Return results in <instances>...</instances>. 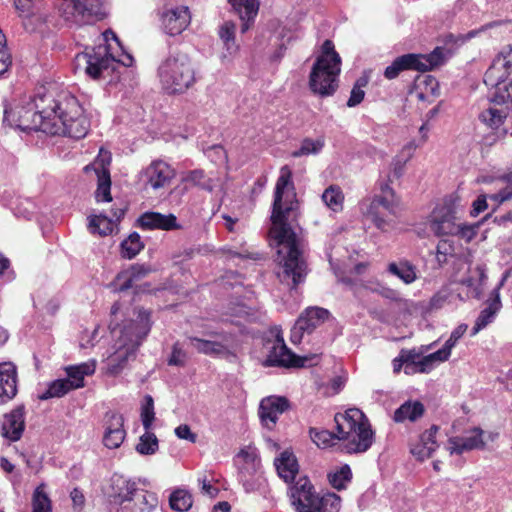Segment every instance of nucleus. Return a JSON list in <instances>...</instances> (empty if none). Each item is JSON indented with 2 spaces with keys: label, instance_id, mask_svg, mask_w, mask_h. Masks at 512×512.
<instances>
[{
  "label": "nucleus",
  "instance_id": "obj_1",
  "mask_svg": "<svg viewBox=\"0 0 512 512\" xmlns=\"http://www.w3.org/2000/svg\"><path fill=\"white\" fill-rule=\"evenodd\" d=\"M4 122L22 131H42L74 139L86 136L89 121L75 96L42 87L34 97L24 96L4 110Z\"/></svg>",
  "mask_w": 512,
  "mask_h": 512
},
{
  "label": "nucleus",
  "instance_id": "obj_2",
  "mask_svg": "<svg viewBox=\"0 0 512 512\" xmlns=\"http://www.w3.org/2000/svg\"><path fill=\"white\" fill-rule=\"evenodd\" d=\"M297 203L292 171L285 165L281 167L275 184L269 235L277 247L279 265L277 277L282 283L288 285L291 279L293 287L301 283L307 274L301 240L289 223L292 213L297 208Z\"/></svg>",
  "mask_w": 512,
  "mask_h": 512
},
{
  "label": "nucleus",
  "instance_id": "obj_3",
  "mask_svg": "<svg viewBox=\"0 0 512 512\" xmlns=\"http://www.w3.org/2000/svg\"><path fill=\"white\" fill-rule=\"evenodd\" d=\"M150 311L134 308L127 317L116 302L111 307V330L114 343L112 351L105 359V372L110 376L122 373L130 361L135 360L136 352L151 330Z\"/></svg>",
  "mask_w": 512,
  "mask_h": 512
},
{
  "label": "nucleus",
  "instance_id": "obj_4",
  "mask_svg": "<svg viewBox=\"0 0 512 512\" xmlns=\"http://www.w3.org/2000/svg\"><path fill=\"white\" fill-rule=\"evenodd\" d=\"M334 420L336 435L327 430L310 429V438L318 447L325 448L332 445L335 438L343 441V448L347 453H363L371 447L373 431L360 409L350 408L344 413H337Z\"/></svg>",
  "mask_w": 512,
  "mask_h": 512
},
{
  "label": "nucleus",
  "instance_id": "obj_5",
  "mask_svg": "<svg viewBox=\"0 0 512 512\" xmlns=\"http://www.w3.org/2000/svg\"><path fill=\"white\" fill-rule=\"evenodd\" d=\"M103 43L95 47L86 48L78 53L73 61L75 73H80L97 79L109 69H114L115 63L129 67L133 63V57L124 51L120 40L111 29L101 34Z\"/></svg>",
  "mask_w": 512,
  "mask_h": 512
},
{
  "label": "nucleus",
  "instance_id": "obj_6",
  "mask_svg": "<svg viewBox=\"0 0 512 512\" xmlns=\"http://www.w3.org/2000/svg\"><path fill=\"white\" fill-rule=\"evenodd\" d=\"M109 512H152L158 505L155 493L121 475L111 478Z\"/></svg>",
  "mask_w": 512,
  "mask_h": 512
},
{
  "label": "nucleus",
  "instance_id": "obj_7",
  "mask_svg": "<svg viewBox=\"0 0 512 512\" xmlns=\"http://www.w3.org/2000/svg\"><path fill=\"white\" fill-rule=\"evenodd\" d=\"M340 72L341 57L334 43L325 40L309 75L310 90L321 97L331 96L337 90Z\"/></svg>",
  "mask_w": 512,
  "mask_h": 512
},
{
  "label": "nucleus",
  "instance_id": "obj_8",
  "mask_svg": "<svg viewBox=\"0 0 512 512\" xmlns=\"http://www.w3.org/2000/svg\"><path fill=\"white\" fill-rule=\"evenodd\" d=\"M157 76L162 90L169 95L183 94L196 83V70L191 58L174 52L160 63Z\"/></svg>",
  "mask_w": 512,
  "mask_h": 512
},
{
  "label": "nucleus",
  "instance_id": "obj_9",
  "mask_svg": "<svg viewBox=\"0 0 512 512\" xmlns=\"http://www.w3.org/2000/svg\"><path fill=\"white\" fill-rule=\"evenodd\" d=\"M290 496L297 512H339L341 508V498L337 494H317L306 477L299 478L290 487Z\"/></svg>",
  "mask_w": 512,
  "mask_h": 512
},
{
  "label": "nucleus",
  "instance_id": "obj_10",
  "mask_svg": "<svg viewBox=\"0 0 512 512\" xmlns=\"http://www.w3.org/2000/svg\"><path fill=\"white\" fill-rule=\"evenodd\" d=\"M106 0H56L59 18L68 27L92 25L105 17Z\"/></svg>",
  "mask_w": 512,
  "mask_h": 512
},
{
  "label": "nucleus",
  "instance_id": "obj_11",
  "mask_svg": "<svg viewBox=\"0 0 512 512\" xmlns=\"http://www.w3.org/2000/svg\"><path fill=\"white\" fill-rule=\"evenodd\" d=\"M382 194L373 198L364 215L376 228L387 232L394 227V218L399 211V200L394 191L385 184Z\"/></svg>",
  "mask_w": 512,
  "mask_h": 512
},
{
  "label": "nucleus",
  "instance_id": "obj_12",
  "mask_svg": "<svg viewBox=\"0 0 512 512\" xmlns=\"http://www.w3.org/2000/svg\"><path fill=\"white\" fill-rule=\"evenodd\" d=\"M189 345L198 353L211 357L225 359L235 358L234 336L232 333L218 330H209L202 337H188Z\"/></svg>",
  "mask_w": 512,
  "mask_h": 512
},
{
  "label": "nucleus",
  "instance_id": "obj_13",
  "mask_svg": "<svg viewBox=\"0 0 512 512\" xmlns=\"http://www.w3.org/2000/svg\"><path fill=\"white\" fill-rule=\"evenodd\" d=\"M443 49L435 48L430 54H405L397 57L391 65L387 66L384 76L389 79H395L400 72L404 70H417L425 72L431 70L443 63Z\"/></svg>",
  "mask_w": 512,
  "mask_h": 512
},
{
  "label": "nucleus",
  "instance_id": "obj_14",
  "mask_svg": "<svg viewBox=\"0 0 512 512\" xmlns=\"http://www.w3.org/2000/svg\"><path fill=\"white\" fill-rule=\"evenodd\" d=\"M428 227L438 237L454 235L459 231L457 199L450 196L437 204L429 216Z\"/></svg>",
  "mask_w": 512,
  "mask_h": 512
},
{
  "label": "nucleus",
  "instance_id": "obj_15",
  "mask_svg": "<svg viewBox=\"0 0 512 512\" xmlns=\"http://www.w3.org/2000/svg\"><path fill=\"white\" fill-rule=\"evenodd\" d=\"M319 356L317 354L297 356L285 344L282 336L277 335L269 354L264 361L268 367H305L315 365Z\"/></svg>",
  "mask_w": 512,
  "mask_h": 512
},
{
  "label": "nucleus",
  "instance_id": "obj_16",
  "mask_svg": "<svg viewBox=\"0 0 512 512\" xmlns=\"http://www.w3.org/2000/svg\"><path fill=\"white\" fill-rule=\"evenodd\" d=\"M486 432L480 427H472L464 432L462 436L449 437L446 450L450 455H462L473 450H484Z\"/></svg>",
  "mask_w": 512,
  "mask_h": 512
},
{
  "label": "nucleus",
  "instance_id": "obj_17",
  "mask_svg": "<svg viewBox=\"0 0 512 512\" xmlns=\"http://www.w3.org/2000/svg\"><path fill=\"white\" fill-rule=\"evenodd\" d=\"M164 31L171 35L181 34L190 24L191 15L187 6L167 7L161 16Z\"/></svg>",
  "mask_w": 512,
  "mask_h": 512
},
{
  "label": "nucleus",
  "instance_id": "obj_18",
  "mask_svg": "<svg viewBox=\"0 0 512 512\" xmlns=\"http://www.w3.org/2000/svg\"><path fill=\"white\" fill-rule=\"evenodd\" d=\"M175 176L174 169L164 161L152 162L143 172L142 181L154 190L165 188Z\"/></svg>",
  "mask_w": 512,
  "mask_h": 512
},
{
  "label": "nucleus",
  "instance_id": "obj_19",
  "mask_svg": "<svg viewBox=\"0 0 512 512\" xmlns=\"http://www.w3.org/2000/svg\"><path fill=\"white\" fill-rule=\"evenodd\" d=\"M104 427V445L109 449H116L120 447L126 436L123 416L117 412H107L105 415Z\"/></svg>",
  "mask_w": 512,
  "mask_h": 512
},
{
  "label": "nucleus",
  "instance_id": "obj_20",
  "mask_svg": "<svg viewBox=\"0 0 512 512\" xmlns=\"http://www.w3.org/2000/svg\"><path fill=\"white\" fill-rule=\"evenodd\" d=\"M289 407V402L285 397L269 396L262 399L259 406V417L263 426L271 430L274 428L279 415L285 412Z\"/></svg>",
  "mask_w": 512,
  "mask_h": 512
},
{
  "label": "nucleus",
  "instance_id": "obj_21",
  "mask_svg": "<svg viewBox=\"0 0 512 512\" xmlns=\"http://www.w3.org/2000/svg\"><path fill=\"white\" fill-rule=\"evenodd\" d=\"M402 357L404 358L405 374L407 375L428 373L439 363L435 353L422 356L415 349H402Z\"/></svg>",
  "mask_w": 512,
  "mask_h": 512
},
{
  "label": "nucleus",
  "instance_id": "obj_22",
  "mask_svg": "<svg viewBox=\"0 0 512 512\" xmlns=\"http://www.w3.org/2000/svg\"><path fill=\"white\" fill-rule=\"evenodd\" d=\"M152 272L150 266L145 264H134L128 269L121 271L111 283L114 291H126L133 287L136 281L141 280Z\"/></svg>",
  "mask_w": 512,
  "mask_h": 512
},
{
  "label": "nucleus",
  "instance_id": "obj_23",
  "mask_svg": "<svg viewBox=\"0 0 512 512\" xmlns=\"http://www.w3.org/2000/svg\"><path fill=\"white\" fill-rule=\"evenodd\" d=\"M438 430V426L433 425L421 434L419 441L412 445L410 450L414 457L420 461H424L432 456L439 446L436 441Z\"/></svg>",
  "mask_w": 512,
  "mask_h": 512
},
{
  "label": "nucleus",
  "instance_id": "obj_24",
  "mask_svg": "<svg viewBox=\"0 0 512 512\" xmlns=\"http://www.w3.org/2000/svg\"><path fill=\"white\" fill-rule=\"evenodd\" d=\"M24 427V411L22 408H17L4 416L1 434L10 441H17L21 438Z\"/></svg>",
  "mask_w": 512,
  "mask_h": 512
},
{
  "label": "nucleus",
  "instance_id": "obj_25",
  "mask_svg": "<svg viewBox=\"0 0 512 512\" xmlns=\"http://www.w3.org/2000/svg\"><path fill=\"white\" fill-rule=\"evenodd\" d=\"M144 229L176 230L181 226L174 214H161L158 212H146L138 220Z\"/></svg>",
  "mask_w": 512,
  "mask_h": 512
},
{
  "label": "nucleus",
  "instance_id": "obj_26",
  "mask_svg": "<svg viewBox=\"0 0 512 512\" xmlns=\"http://www.w3.org/2000/svg\"><path fill=\"white\" fill-rule=\"evenodd\" d=\"M229 3L241 20V33H246L258 14L259 2L257 0H229Z\"/></svg>",
  "mask_w": 512,
  "mask_h": 512
},
{
  "label": "nucleus",
  "instance_id": "obj_27",
  "mask_svg": "<svg viewBox=\"0 0 512 512\" xmlns=\"http://www.w3.org/2000/svg\"><path fill=\"white\" fill-rule=\"evenodd\" d=\"M17 393V371L14 364H0V398L12 399Z\"/></svg>",
  "mask_w": 512,
  "mask_h": 512
},
{
  "label": "nucleus",
  "instance_id": "obj_28",
  "mask_svg": "<svg viewBox=\"0 0 512 512\" xmlns=\"http://www.w3.org/2000/svg\"><path fill=\"white\" fill-rule=\"evenodd\" d=\"M236 29V24L231 20L224 21L218 28V36L224 49L222 60L230 59L239 51L240 46L235 39Z\"/></svg>",
  "mask_w": 512,
  "mask_h": 512
},
{
  "label": "nucleus",
  "instance_id": "obj_29",
  "mask_svg": "<svg viewBox=\"0 0 512 512\" xmlns=\"http://www.w3.org/2000/svg\"><path fill=\"white\" fill-rule=\"evenodd\" d=\"M96 362L90 360L77 365H70L65 367L67 381L70 382L74 390L84 387V378L95 373Z\"/></svg>",
  "mask_w": 512,
  "mask_h": 512
},
{
  "label": "nucleus",
  "instance_id": "obj_30",
  "mask_svg": "<svg viewBox=\"0 0 512 512\" xmlns=\"http://www.w3.org/2000/svg\"><path fill=\"white\" fill-rule=\"evenodd\" d=\"M275 466L278 475L284 479L285 482L292 481L298 473L296 457L288 451L281 453L280 457L275 460Z\"/></svg>",
  "mask_w": 512,
  "mask_h": 512
},
{
  "label": "nucleus",
  "instance_id": "obj_31",
  "mask_svg": "<svg viewBox=\"0 0 512 512\" xmlns=\"http://www.w3.org/2000/svg\"><path fill=\"white\" fill-rule=\"evenodd\" d=\"M424 405L419 401H406L394 412L393 419L395 422L404 421L414 422L421 418L424 414Z\"/></svg>",
  "mask_w": 512,
  "mask_h": 512
},
{
  "label": "nucleus",
  "instance_id": "obj_32",
  "mask_svg": "<svg viewBox=\"0 0 512 512\" xmlns=\"http://www.w3.org/2000/svg\"><path fill=\"white\" fill-rule=\"evenodd\" d=\"M330 316L328 310L320 307L307 308L298 318L304 320L307 333H311L316 327L323 324Z\"/></svg>",
  "mask_w": 512,
  "mask_h": 512
},
{
  "label": "nucleus",
  "instance_id": "obj_33",
  "mask_svg": "<svg viewBox=\"0 0 512 512\" xmlns=\"http://www.w3.org/2000/svg\"><path fill=\"white\" fill-rule=\"evenodd\" d=\"M88 229L92 234L99 236H107L113 233L116 224L113 219L108 218L106 215H90L88 217Z\"/></svg>",
  "mask_w": 512,
  "mask_h": 512
},
{
  "label": "nucleus",
  "instance_id": "obj_34",
  "mask_svg": "<svg viewBox=\"0 0 512 512\" xmlns=\"http://www.w3.org/2000/svg\"><path fill=\"white\" fill-rule=\"evenodd\" d=\"M387 270L405 284H411L417 279L416 268L408 261L392 262Z\"/></svg>",
  "mask_w": 512,
  "mask_h": 512
},
{
  "label": "nucleus",
  "instance_id": "obj_35",
  "mask_svg": "<svg viewBox=\"0 0 512 512\" xmlns=\"http://www.w3.org/2000/svg\"><path fill=\"white\" fill-rule=\"evenodd\" d=\"M467 325L461 324L457 326L450 334L444 346L434 352L438 357V362H445L449 359L452 349L456 346L459 339L465 334Z\"/></svg>",
  "mask_w": 512,
  "mask_h": 512
},
{
  "label": "nucleus",
  "instance_id": "obj_36",
  "mask_svg": "<svg viewBox=\"0 0 512 512\" xmlns=\"http://www.w3.org/2000/svg\"><path fill=\"white\" fill-rule=\"evenodd\" d=\"M499 309V299H495L492 301V303L489 304L488 307L483 309L477 317L474 327L472 328V335H476L481 329L485 328L489 323H491Z\"/></svg>",
  "mask_w": 512,
  "mask_h": 512
},
{
  "label": "nucleus",
  "instance_id": "obj_37",
  "mask_svg": "<svg viewBox=\"0 0 512 512\" xmlns=\"http://www.w3.org/2000/svg\"><path fill=\"white\" fill-rule=\"evenodd\" d=\"M370 76L364 72L354 83L350 97L347 101L348 107H356L359 105L365 97V88L368 85Z\"/></svg>",
  "mask_w": 512,
  "mask_h": 512
},
{
  "label": "nucleus",
  "instance_id": "obj_38",
  "mask_svg": "<svg viewBox=\"0 0 512 512\" xmlns=\"http://www.w3.org/2000/svg\"><path fill=\"white\" fill-rule=\"evenodd\" d=\"M325 145V140L323 137H319L317 139L305 138L299 147V149L292 152L293 157H301L308 155H317L319 154Z\"/></svg>",
  "mask_w": 512,
  "mask_h": 512
},
{
  "label": "nucleus",
  "instance_id": "obj_39",
  "mask_svg": "<svg viewBox=\"0 0 512 512\" xmlns=\"http://www.w3.org/2000/svg\"><path fill=\"white\" fill-rule=\"evenodd\" d=\"M417 88L420 89L418 98L425 100L428 95H439V83L437 79L431 75H423L417 79Z\"/></svg>",
  "mask_w": 512,
  "mask_h": 512
},
{
  "label": "nucleus",
  "instance_id": "obj_40",
  "mask_svg": "<svg viewBox=\"0 0 512 512\" xmlns=\"http://www.w3.org/2000/svg\"><path fill=\"white\" fill-rule=\"evenodd\" d=\"M506 117V112L496 108H488L479 115V119L492 130L500 129Z\"/></svg>",
  "mask_w": 512,
  "mask_h": 512
},
{
  "label": "nucleus",
  "instance_id": "obj_41",
  "mask_svg": "<svg viewBox=\"0 0 512 512\" xmlns=\"http://www.w3.org/2000/svg\"><path fill=\"white\" fill-rule=\"evenodd\" d=\"M344 196L340 187L331 185L326 188L322 194V201L324 204L333 211L342 209Z\"/></svg>",
  "mask_w": 512,
  "mask_h": 512
},
{
  "label": "nucleus",
  "instance_id": "obj_42",
  "mask_svg": "<svg viewBox=\"0 0 512 512\" xmlns=\"http://www.w3.org/2000/svg\"><path fill=\"white\" fill-rule=\"evenodd\" d=\"M144 247L140 235L136 232L130 234L128 238L121 243V255L124 258H134Z\"/></svg>",
  "mask_w": 512,
  "mask_h": 512
},
{
  "label": "nucleus",
  "instance_id": "obj_43",
  "mask_svg": "<svg viewBox=\"0 0 512 512\" xmlns=\"http://www.w3.org/2000/svg\"><path fill=\"white\" fill-rule=\"evenodd\" d=\"M192 496L184 489L175 490L169 498L170 507L178 512L188 511L192 506Z\"/></svg>",
  "mask_w": 512,
  "mask_h": 512
},
{
  "label": "nucleus",
  "instance_id": "obj_44",
  "mask_svg": "<svg viewBox=\"0 0 512 512\" xmlns=\"http://www.w3.org/2000/svg\"><path fill=\"white\" fill-rule=\"evenodd\" d=\"M111 164V153L107 150L100 149L96 159L93 163L85 166V172H89L93 170L96 176H101L102 172L105 174H110L109 166Z\"/></svg>",
  "mask_w": 512,
  "mask_h": 512
},
{
  "label": "nucleus",
  "instance_id": "obj_45",
  "mask_svg": "<svg viewBox=\"0 0 512 512\" xmlns=\"http://www.w3.org/2000/svg\"><path fill=\"white\" fill-rule=\"evenodd\" d=\"M183 181L193 186H198L199 188L207 190L209 192L212 191L214 188L212 179L207 177L204 171L200 169L189 171L183 177Z\"/></svg>",
  "mask_w": 512,
  "mask_h": 512
},
{
  "label": "nucleus",
  "instance_id": "obj_46",
  "mask_svg": "<svg viewBox=\"0 0 512 512\" xmlns=\"http://www.w3.org/2000/svg\"><path fill=\"white\" fill-rule=\"evenodd\" d=\"M136 451L141 455H153L158 450V439L150 430L140 436L139 442L135 447Z\"/></svg>",
  "mask_w": 512,
  "mask_h": 512
},
{
  "label": "nucleus",
  "instance_id": "obj_47",
  "mask_svg": "<svg viewBox=\"0 0 512 512\" xmlns=\"http://www.w3.org/2000/svg\"><path fill=\"white\" fill-rule=\"evenodd\" d=\"M44 487V484L39 485L33 493L32 512H52V503Z\"/></svg>",
  "mask_w": 512,
  "mask_h": 512
},
{
  "label": "nucleus",
  "instance_id": "obj_48",
  "mask_svg": "<svg viewBox=\"0 0 512 512\" xmlns=\"http://www.w3.org/2000/svg\"><path fill=\"white\" fill-rule=\"evenodd\" d=\"M72 390L74 389L66 378L57 379L49 384L48 389L40 396V399L46 400L54 397H62Z\"/></svg>",
  "mask_w": 512,
  "mask_h": 512
},
{
  "label": "nucleus",
  "instance_id": "obj_49",
  "mask_svg": "<svg viewBox=\"0 0 512 512\" xmlns=\"http://www.w3.org/2000/svg\"><path fill=\"white\" fill-rule=\"evenodd\" d=\"M328 479L330 484L338 489H344L346 485L351 481L352 479V471L349 467V465H343L335 472H332L328 475Z\"/></svg>",
  "mask_w": 512,
  "mask_h": 512
},
{
  "label": "nucleus",
  "instance_id": "obj_50",
  "mask_svg": "<svg viewBox=\"0 0 512 512\" xmlns=\"http://www.w3.org/2000/svg\"><path fill=\"white\" fill-rule=\"evenodd\" d=\"M98 186L95 193L97 202H110L111 197V179L110 174L102 172L101 176H97Z\"/></svg>",
  "mask_w": 512,
  "mask_h": 512
},
{
  "label": "nucleus",
  "instance_id": "obj_51",
  "mask_svg": "<svg viewBox=\"0 0 512 512\" xmlns=\"http://www.w3.org/2000/svg\"><path fill=\"white\" fill-rule=\"evenodd\" d=\"M505 68L506 70L512 67V47L507 46L503 48V50L499 53V55L495 58L492 67L486 73V78L488 79L493 72L497 68Z\"/></svg>",
  "mask_w": 512,
  "mask_h": 512
},
{
  "label": "nucleus",
  "instance_id": "obj_52",
  "mask_svg": "<svg viewBox=\"0 0 512 512\" xmlns=\"http://www.w3.org/2000/svg\"><path fill=\"white\" fill-rule=\"evenodd\" d=\"M154 419V401L150 395H146L141 407V421L145 430L151 429Z\"/></svg>",
  "mask_w": 512,
  "mask_h": 512
},
{
  "label": "nucleus",
  "instance_id": "obj_53",
  "mask_svg": "<svg viewBox=\"0 0 512 512\" xmlns=\"http://www.w3.org/2000/svg\"><path fill=\"white\" fill-rule=\"evenodd\" d=\"M506 24H507V21H503V20L489 22L487 24L482 25L480 28L471 30L468 33H466L465 35H463L462 41L463 42L468 41L474 37L479 36L482 33L488 32V31H492V30L497 31V30L501 29L503 26H505Z\"/></svg>",
  "mask_w": 512,
  "mask_h": 512
},
{
  "label": "nucleus",
  "instance_id": "obj_54",
  "mask_svg": "<svg viewBox=\"0 0 512 512\" xmlns=\"http://www.w3.org/2000/svg\"><path fill=\"white\" fill-rule=\"evenodd\" d=\"M246 492L260 490L265 484L263 473H256L253 476L240 479Z\"/></svg>",
  "mask_w": 512,
  "mask_h": 512
},
{
  "label": "nucleus",
  "instance_id": "obj_55",
  "mask_svg": "<svg viewBox=\"0 0 512 512\" xmlns=\"http://www.w3.org/2000/svg\"><path fill=\"white\" fill-rule=\"evenodd\" d=\"M410 156H411L410 154L408 155L407 158H402L400 156H397L392 160L390 172L388 174V180L390 182H392L393 180L399 179L403 175L405 165H406L408 159L410 158Z\"/></svg>",
  "mask_w": 512,
  "mask_h": 512
},
{
  "label": "nucleus",
  "instance_id": "obj_56",
  "mask_svg": "<svg viewBox=\"0 0 512 512\" xmlns=\"http://www.w3.org/2000/svg\"><path fill=\"white\" fill-rule=\"evenodd\" d=\"M238 458L243 460L242 465H261L257 451L253 447H246L242 449L238 454Z\"/></svg>",
  "mask_w": 512,
  "mask_h": 512
},
{
  "label": "nucleus",
  "instance_id": "obj_57",
  "mask_svg": "<svg viewBox=\"0 0 512 512\" xmlns=\"http://www.w3.org/2000/svg\"><path fill=\"white\" fill-rule=\"evenodd\" d=\"M495 99L498 103H504L512 99V81L509 84L497 82Z\"/></svg>",
  "mask_w": 512,
  "mask_h": 512
},
{
  "label": "nucleus",
  "instance_id": "obj_58",
  "mask_svg": "<svg viewBox=\"0 0 512 512\" xmlns=\"http://www.w3.org/2000/svg\"><path fill=\"white\" fill-rule=\"evenodd\" d=\"M185 362V351L179 346L178 343H175L172 347V353L168 359V364L172 366H184Z\"/></svg>",
  "mask_w": 512,
  "mask_h": 512
},
{
  "label": "nucleus",
  "instance_id": "obj_59",
  "mask_svg": "<svg viewBox=\"0 0 512 512\" xmlns=\"http://www.w3.org/2000/svg\"><path fill=\"white\" fill-rule=\"evenodd\" d=\"M175 434L178 438L187 440L191 443H195L197 439V435L193 433L190 427L186 424L179 425L175 428Z\"/></svg>",
  "mask_w": 512,
  "mask_h": 512
},
{
  "label": "nucleus",
  "instance_id": "obj_60",
  "mask_svg": "<svg viewBox=\"0 0 512 512\" xmlns=\"http://www.w3.org/2000/svg\"><path fill=\"white\" fill-rule=\"evenodd\" d=\"M507 134L506 129H497L483 137V144L486 146H493L498 141L502 140Z\"/></svg>",
  "mask_w": 512,
  "mask_h": 512
},
{
  "label": "nucleus",
  "instance_id": "obj_61",
  "mask_svg": "<svg viewBox=\"0 0 512 512\" xmlns=\"http://www.w3.org/2000/svg\"><path fill=\"white\" fill-rule=\"evenodd\" d=\"M305 322L304 320H297L294 327L291 329V336L290 340L293 344H298L301 342L303 334L306 331L305 326L303 325Z\"/></svg>",
  "mask_w": 512,
  "mask_h": 512
},
{
  "label": "nucleus",
  "instance_id": "obj_62",
  "mask_svg": "<svg viewBox=\"0 0 512 512\" xmlns=\"http://www.w3.org/2000/svg\"><path fill=\"white\" fill-rule=\"evenodd\" d=\"M0 277L8 282L14 278L13 271L10 269V262L0 253Z\"/></svg>",
  "mask_w": 512,
  "mask_h": 512
},
{
  "label": "nucleus",
  "instance_id": "obj_63",
  "mask_svg": "<svg viewBox=\"0 0 512 512\" xmlns=\"http://www.w3.org/2000/svg\"><path fill=\"white\" fill-rule=\"evenodd\" d=\"M73 507L77 512H80L85 504V497L81 490L74 488L70 493Z\"/></svg>",
  "mask_w": 512,
  "mask_h": 512
},
{
  "label": "nucleus",
  "instance_id": "obj_64",
  "mask_svg": "<svg viewBox=\"0 0 512 512\" xmlns=\"http://www.w3.org/2000/svg\"><path fill=\"white\" fill-rule=\"evenodd\" d=\"M489 198L498 203H503L507 200H510L512 198V185L501 189L498 193L490 195Z\"/></svg>",
  "mask_w": 512,
  "mask_h": 512
}]
</instances>
